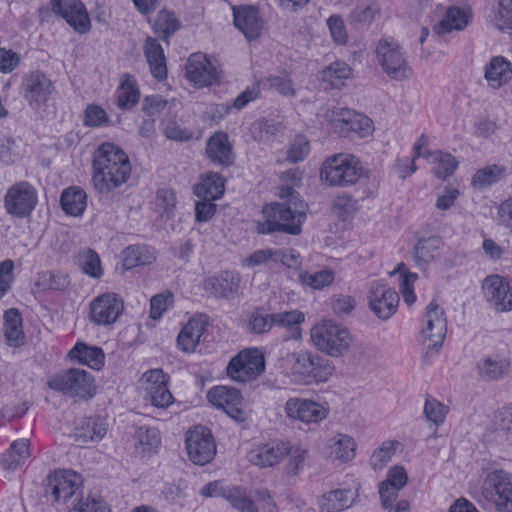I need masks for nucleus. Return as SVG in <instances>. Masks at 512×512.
<instances>
[{
	"label": "nucleus",
	"mask_w": 512,
	"mask_h": 512,
	"mask_svg": "<svg viewBox=\"0 0 512 512\" xmlns=\"http://www.w3.org/2000/svg\"><path fill=\"white\" fill-rule=\"evenodd\" d=\"M240 277L237 273L223 271L209 277L204 283V289L217 298L232 299L239 289Z\"/></svg>",
	"instance_id": "obj_27"
},
{
	"label": "nucleus",
	"mask_w": 512,
	"mask_h": 512,
	"mask_svg": "<svg viewBox=\"0 0 512 512\" xmlns=\"http://www.w3.org/2000/svg\"><path fill=\"white\" fill-rule=\"evenodd\" d=\"M506 172V168L496 164L479 169L472 177V184L477 187H484L497 182Z\"/></svg>",
	"instance_id": "obj_51"
},
{
	"label": "nucleus",
	"mask_w": 512,
	"mask_h": 512,
	"mask_svg": "<svg viewBox=\"0 0 512 512\" xmlns=\"http://www.w3.org/2000/svg\"><path fill=\"white\" fill-rule=\"evenodd\" d=\"M425 159L433 164L432 173L439 179L445 180L453 175L458 167L456 158L450 153L442 151L427 152Z\"/></svg>",
	"instance_id": "obj_41"
},
{
	"label": "nucleus",
	"mask_w": 512,
	"mask_h": 512,
	"mask_svg": "<svg viewBox=\"0 0 512 512\" xmlns=\"http://www.w3.org/2000/svg\"><path fill=\"white\" fill-rule=\"evenodd\" d=\"M121 255L125 270H131L137 266L151 265L157 258L155 248L146 244L129 245L122 251Z\"/></svg>",
	"instance_id": "obj_30"
},
{
	"label": "nucleus",
	"mask_w": 512,
	"mask_h": 512,
	"mask_svg": "<svg viewBox=\"0 0 512 512\" xmlns=\"http://www.w3.org/2000/svg\"><path fill=\"white\" fill-rule=\"evenodd\" d=\"M423 412L426 420L437 428L444 423L448 413V407L435 398L428 396L425 401Z\"/></svg>",
	"instance_id": "obj_52"
},
{
	"label": "nucleus",
	"mask_w": 512,
	"mask_h": 512,
	"mask_svg": "<svg viewBox=\"0 0 512 512\" xmlns=\"http://www.w3.org/2000/svg\"><path fill=\"white\" fill-rule=\"evenodd\" d=\"M185 443L188 457L196 465L208 464L216 454L214 437L205 426L198 425L189 430Z\"/></svg>",
	"instance_id": "obj_10"
},
{
	"label": "nucleus",
	"mask_w": 512,
	"mask_h": 512,
	"mask_svg": "<svg viewBox=\"0 0 512 512\" xmlns=\"http://www.w3.org/2000/svg\"><path fill=\"white\" fill-rule=\"evenodd\" d=\"M172 302L173 295L169 291L153 296L150 300V317L154 320L161 318Z\"/></svg>",
	"instance_id": "obj_60"
},
{
	"label": "nucleus",
	"mask_w": 512,
	"mask_h": 512,
	"mask_svg": "<svg viewBox=\"0 0 512 512\" xmlns=\"http://www.w3.org/2000/svg\"><path fill=\"white\" fill-rule=\"evenodd\" d=\"M60 203L66 214L80 216L87 206V194L80 187H69L62 192Z\"/></svg>",
	"instance_id": "obj_39"
},
{
	"label": "nucleus",
	"mask_w": 512,
	"mask_h": 512,
	"mask_svg": "<svg viewBox=\"0 0 512 512\" xmlns=\"http://www.w3.org/2000/svg\"><path fill=\"white\" fill-rule=\"evenodd\" d=\"M280 197L286 198L287 203H271L263 207L264 222H257L256 231L259 234L283 232L289 235H299L302 224L306 220L307 204L299 199V194L292 187H282Z\"/></svg>",
	"instance_id": "obj_2"
},
{
	"label": "nucleus",
	"mask_w": 512,
	"mask_h": 512,
	"mask_svg": "<svg viewBox=\"0 0 512 512\" xmlns=\"http://www.w3.org/2000/svg\"><path fill=\"white\" fill-rule=\"evenodd\" d=\"M469 21L467 12L459 7L447 9L443 19L436 26L438 34L450 33L453 30H463Z\"/></svg>",
	"instance_id": "obj_43"
},
{
	"label": "nucleus",
	"mask_w": 512,
	"mask_h": 512,
	"mask_svg": "<svg viewBox=\"0 0 512 512\" xmlns=\"http://www.w3.org/2000/svg\"><path fill=\"white\" fill-rule=\"evenodd\" d=\"M143 51L152 76L158 81L166 79V58L159 41L156 38L147 37L143 45Z\"/></svg>",
	"instance_id": "obj_29"
},
{
	"label": "nucleus",
	"mask_w": 512,
	"mask_h": 512,
	"mask_svg": "<svg viewBox=\"0 0 512 512\" xmlns=\"http://www.w3.org/2000/svg\"><path fill=\"white\" fill-rule=\"evenodd\" d=\"M207 398L215 407L223 411L236 422H244L246 413L241 408L242 396L234 387L215 386L208 391Z\"/></svg>",
	"instance_id": "obj_15"
},
{
	"label": "nucleus",
	"mask_w": 512,
	"mask_h": 512,
	"mask_svg": "<svg viewBox=\"0 0 512 512\" xmlns=\"http://www.w3.org/2000/svg\"><path fill=\"white\" fill-rule=\"evenodd\" d=\"M265 370V359L257 348L244 349L227 365V375L234 381L247 382L257 378Z\"/></svg>",
	"instance_id": "obj_9"
},
{
	"label": "nucleus",
	"mask_w": 512,
	"mask_h": 512,
	"mask_svg": "<svg viewBox=\"0 0 512 512\" xmlns=\"http://www.w3.org/2000/svg\"><path fill=\"white\" fill-rule=\"evenodd\" d=\"M194 193L197 197L209 200H216L224 194V179L216 172L206 174L195 186Z\"/></svg>",
	"instance_id": "obj_40"
},
{
	"label": "nucleus",
	"mask_w": 512,
	"mask_h": 512,
	"mask_svg": "<svg viewBox=\"0 0 512 512\" xmlns=\"http://www.w3.org/2000/svg\"><path fill=\"white\" fill-rule=\"evenodd\" d=\"M342 122L347 131H351L364 138L373 132V123L367 116L351 110L341 113Z\"/></svg>",
	"instance_id": "obj_42"
},
{
	"label": "nucleus",
	"mask_w": 512,
	"mask_h": 512,
	"mask_svg": "<svg viewBox=\"0 0 512 512\" xmlns=\"http://www.w3.org/2000/svg\"><path fill=\"white\" fill-rule=\"evenodd\" d=\"M51 8L76 32L85 34L91 29L87 9L81 0H51Z\"/></svg>",
	"instance_id": "obj_16"
},
{
	"label": "nucleus",
	"mask_w": 512,
	"mask_h": 512,
	"mask_svg": "<svg viewBox=\"0 0 512 512\" xmlns=\"http://www.w3.org/2000/svg\"><path fill=\"white\" fill-rule=\"evenodd\" d=\"M445 250L446 245L441 237L421 238L414 246L412 257L417 267L426 270L431 263L441 259Z\"/></svg>",
	"instance_id": "obj_23"
},
{
	"label": "nucleus",
	"mask_w": 512,
	"mask_h": 512,
	"mask_svg": "<svg viewBox=\"0 0 512 512\" xmlns=\"http://www.w3.org/2000/svg\"><path fill=\"white\" fill-rule=\"evenodd\" d=\"M329 455L341 462L351 461L355 457L356 443L346 434H337L330 441Z\"/></svg>",
	"instance_id": "obj_44"
},
{
	"label": "nucleus",
	"mask_w": 512,
	"mask_h": 512,
	"mask_svg": "<svg viewBox=\"0 0 512 512\" xmlns=\"http://www.w3.org/2000/svg\"><path fill=\"white\" fill-rule=\"evenodd\" d=\"M383 71L393 80L403 81L412 75L400 45L392 38L381 39L376 49Z\"/></svg>",
	"instance_id": "obj_7"
},
{
	"label": "nucleus",
	"mask_w": 512,
	"mask_h": 512,
	"mask_svg": "<svg viewBox=\"0 0 512 512\" xmlns=\"http://www.w3.org/2000/svg\"><path fill=\"white\" fill-rule=\"evenodd\" d=\"M298 279L303 285H306L314 290H321L333 283L334 272L329 269L319 270L314 273L301 271L298 274Z\"/></svg>",
	"instance_id": "obj_49"
},
{
	"label": "nucleus",
	"mask_w": 512,
	"mask_h": 512,
	"mask_svg": "<svg viewBox=\"0 0 512 512\" xmlns=\"http://www.w3.org/2000/svg\"><path fill=\"white\" fill-rule=\"evenodd\" d=\"M289 452L290 444L288 442L275 440L252 449L248 453V460L261 468L273 467L280 463Z\"/></svg>",
	"instance_id": "obj_20"
},
{
	"label": "nucleus",
	"mask_w": 512,
	"mask_h": 512,
	"mask_svg": "<svg viewBox=\"0 0 512 512\" xmlns=\"http://www.w3.org/2000/svg\"><path fill=\"white\" fill-rule=\"evenodd\" d=\"M307 451L302 448H292L290 446V459L285 465V473L288 476H296L299 474L300 470L304 466V461L306 459Z\"/></svg>",
	"instance_id": "obj_61"
},
{
	"label": "nucleus",
	"mask_w": 512,
	"mask_h": 512,
	"mask_svg": "<svg viewBox=\"0 0 512 512\" xmlns=\"http://www.w3.org/2000/svg\"><path fill=\"white\" fill-rule=\"evenodd\" d=\"M511 369V361L501 354L486 355L476 364L478 376L485 382L503 379Z\"/></svg>",
	"instance_id": "obj_26"
},
{
	"label": "nucleus",
	"mask_w": 512,
	"mask_h": 512,
	"mask_svg": "<svg viewBox=\"0 0 512 512\" xmlns=\"http://www.w3.org/2000/svg\"><path fill=\"white\" fill-rule=\"evenodd\" d=\"M320 512H342L353 505L349 489H335L322 495L318 500Z\"/></svg>",
	"instance_id": "obj_35"
},
{
	"label": "nucleus",
	"mask_w": 512,
	"mask_h": 512,
	"mask_svg": "<svg viewBox=\"0 0 512 512\" xmlns=\"http://www.w3.org/2000/svg\"><path fill=\"white\" fill-rule=\"evenodd\" d=\"M397 441H385L382 445L374 451L370 458V465L374 470L382 469L388 462L391 461L396 451Z\"/></svg>",
	"instance_id": "obj_56"
},
{
	"label": "nucleus",
	"mask_w": 512,
	"mask_h": 512,
	"mask_svg": "<svg viewBox=\"0 0 512 512\" xmlns=\"http://www.w3.org/2000/svg\"><path fill=\"white\" fill-rule=\"evenodd\" d=\"M77 263L90 277L98 279L103 275L100 257L90 248L83 249L78 253Z\"/></svg>",
	"instance_id": "obj_48"
},
{
	"label": "nucleus",
	"mask_w": 512,
	"mask_h": 512,
	"mask_svg": "<svg viewBox=\"0 0 512 512\" xmlns=\"http://www.w3.org/2000/svg\"><path fill=\"white\" fill-rule=\"evenodd\" d=\"M288 417L304 423L318 422L327 417L328 410L321 404L309 399L290 398L285 403Z\"/></svg>",
	"instance_id": "obj_21"
},
{
	"label": "nucleus",
	"mask_w": 512,
	"mask_h": 512,
	"mask_svg": "<svg viewBox=\"0 0 512 512\" xmlns=\"http://www.w3.org/2000/svg\"><path fill=\"white\" fill-rule=\"evenodd\" d=\"M232 10L235 27L240 30L248 40L257 39L263 29V20L260 17L259 10L250 5L234 6Z\"/></svg>",
	"instance_id": "obj_24"
},
{
	"label": "nucleus",
	"mask_w": 512,
	"mask_h": 512,
	"mask_svg": "<svg viewBox=\"0 0 512 512\" xmlns=\"http://www.w3.org/2000/svg\"><path fill=\"white\" fill-rule=\"evenodd\" d=\"M380 7L377 3L359 4L349 14L348 21L352 25L370 24L379 14Z\"/></svg>",
	"instance_id": "obj_50"
},
{
	"label": "nucleus",
	"mask_w": 512,
	"mask_h": 512,
	"mask_svg": "<svg viewBox=\"0 0 512 512\" xmlns=\"http://www.w3.org/2000/svg\"><path fill=\"white\" fill-rule=\"evenodd\" d=\"M279 130V124L270 120H259L252 124L250 133L254 140L266 143L272 140Z\"/></svg>",
	"instance_id": "obj_53"
},
{
	"label": "nucleus",
	"mask_w": 512,
	"mask_h": 512,
	"mask_svg": "<svg viewBox=\"0 0 512 512\" xmlns=\"http://www.w3.org/2000/svg\"><path fill=\"white\" fill-rule=\"evenodd\" d=\"M483 495L498 512H512V473L504 470L488 473L483 483Z\"/></svg>",
	"instance_id": "obj_8"
},
{
	"label": "nucleus",
	"mask_w": 512,
	"mask_h": 512,
	"mask_svg": "<svg viewBox=\"0 0 512 512\" xmlns=\"http://www.w3.org/2000/svg\"><path fill=\"white\" fill-rule=\"evenodd\" d=\"M140 100V90L134 76L124 74L117 89V106L122 110L132 109Z\"/></svg>",
	"instance_id": "obj_38"
},
{
	"label": "nucleus",
	"mask_w": 512,
	"mask_h": 512,
	"mask_svg": "<svg viewBox=\"0 0 512 512\" xmlns=\"http://www.w3.org/2000/svg\"><path fill=\"white\" fill-rule=\"evenodd\" d=\"M186 78L197 87L211 86L219 82L220 72L204 54L195 53L188 58Z\"/></svg>",
	"instance_id": "obj_18"
},
{
	"label": "nucleus",
	"mask_w": 512,
	"mask_h": 512,
	"mask_svg": "<svg viewBox=\"0 0 512 512\" xmlns=\"http://www.w3.org/2000/svg\"><path fill=\"white\" fill-rule=\"evenodd\" d=\"M223 497L240 512H258L254 502L239 487L228 489V493L223 494Z\"/></svg>",
	"instance_id": "obj_54"
},
{
	"label": "nucleus",
	"mask_w": 512,
	"mask_h": 512,
	"mask_svg": "<svg viewBox=\"0 0 512 512\" xmlns=\"http://www.w3.org/2000/svg\"><path fill=\"white\" fill-rule=\"evenodd\" d=\"M321 178L330 186L348 187L364 175L360 160L348 153L328 157L322 164Z\"/></svg>",
	"instance_id": "obj_4"
},
{
	"label": "nucleus",
	"mask_w": 512,
	"mask_h": 512,
	"mask_svg": "<svg viewBox=\"0 0 512 512\" xmlns=\"http://www.w3.org/2000/svg\"><path fill=\"white\" fill-rule=\"evenodd\" d=\"M4 335L7 344L11 347H20L25 343L22 317L15 308L7 310L4 314Z\"/></svg>",
	"instance_id": "obj_36"
},
{
	"label": "nucleus",
	"mask_w": 512,
	"mask_h": 512,
	"mask_svg": "<svg viewBox=\"0 0 512 512\" xmlns=\"http://www.w3.org/2000/svg\"><path fill=\"white\" fill-rule=\"evenodd\" d=\"M152 405L158 408H167L174 402V397L168 388V384L157 387H145Z\"/></svg>",
	"instance_id": "obj_59"
},
{
	"label": "nucleus",
	"mask_w": 512,
	"mask_h": 512,
	"mask_svg": "<svg viewBox=\"0 0 512 512\" xmlns=\"http://www.w3.org/2000/svg\"><path fill=\"white\" fill-rule=\"evenodd\" d=\"M273 317L274 326L297 330V338L300 337L299 325L305 320L304 313L298 310L285 311L280 313H273Z\"/></svg>",
	"instance_id": "obj_55"
},
{
	"label": "nucleus",
	"mask_w": 512,
	"mask_h": 512,
	"mask_svg": "<svg viewBox=\"0 0 512 512\" xmlns=\"http://www.w3.org/2000/svg\"><path fill=\"white\" fill-rule=\"evenodd\" d=\"M484 78L492 88L502 87L512 79L511 63L503 56L492 57L485 66Z\"/></svg>",
	"instance_id": "obj_32"
},
{
	"label": "nucleus",
	"mask_w": 512,
	"mask_h": 512,
	"mask_svg": "<svg viewBox=\"0 0 512 512\" xmlns=\"http://www.w3.org/2000/svg\"><path fill=\"white\" fill-rule=\"evenodd\" d=\"M29 440H15L10 448L2 455L0 465L6 470H16L24 465L30 457Z\"/></svg>",
	"instance_id": "obj_37"
},
{
	"label": "nucleus",
	"mask_w": 512,
	"mask_h": 512,
	"mask_svg": "<svg viewBox=\"0 0 512 512\" xmlns=\"http://www.w3.org/2000/svg\"><path fill=\"white\" fill-rule=\"evenodd\" d=\"M48 386L66 396L81 400L91 398L95 394L94 378L89 372L78 368L53 375L48 380Z\"/></svg>",
	"instance_id": "obj_6"
},
{
	"label": "nucleus",
	"mask_w": 512,
	"mask_h": 512,
	"mask_svg": "<svg viewBox=\"0 0 512 512\" xmlns=\"http://www.w3.org/2000/svg\"><path fill=\"white\" fill-rule=\"evenodd\" d=\"M206 154L216 166L229 167L234 164L235 155L226 133L213 134L207 141Z\"/></svg>",
	"instance_id": "obj_28"
},
{
	"label": "nucleus",
	"mask_w": 512,
	"mask_h": 512,
	"mask_svg": "<svg viewBox=\"0 0 512 512\" xmlns=\"http://www.w3.org/2000/svg\"><path fill=\"white\" fill-rule=\"evenodd\" d=\"M68 356L72 361H77L93 370H100L105 362V354L100 347L89 346L84 342H77Z\"/></svg>",
	"instance_id": "obj_33"
},
{
	"label": "nucleus",
	"mask_w": 512,
	"mask_h": 512,
	"mask_svg": "<svg viewBox=\"0 0 512 512\" xmlns=\"http://www.w3.org/2000/svg\"><path fill=\"white\" fill-rule=\"evenodd\" d=\"M352 75L351 67L342 61H336L322 70V80L333 88H341Z\"/></svg>",
	"instance_id": "obj_45"
},
{
	"label": "nucleus",
	"mask_w": 512,
	"mask_h": 512,
	"mask_svg": "<svg viewBox=\"0 0 512 512\" xmlns=\"http://www.w3.org/2000/svg\"><path fill=\"white\" fill-rule=\"evenodd\" d=\"M109 122L106 111L98 105H89L85 110L84 123L89 127H98Z\"/></svg>",
	"instance_id": "obj_64"
},
{
	"label": "nucleus",
	"mask_w": 512,
	"mask_h": 512,
	"mask_svg": "<svg viewBox=\"0 0 512 512\" xmlns=\"http://www.w3.org/2000/svg\"><path fill=\"white\" fill-rule=\"evenodd\" d=\"M181 26L174 12L162 10L158 13L154 29L163 40L167 41Z\"/></svg>",
	"instance_id": "obj_47"
},
{
	"label": "nucleus",
	"mask_w": 512,
	"mask_h": 512,
	"mask_svg": "<svg viewBox=\"0 0 512 512\" xmlns=\"http://www.w3.org/2000/svg\"><path fill=\"white\" fill-rule=\"evenodd\" d=\"M132 172L127 154L117 145L105 142L98 146L92 159V184L100 194H109L125 184Z\"/></svg>",
	"instance_id": "obj_1"
},
{
	"label": "nucleus",
	"mask_w": 512,
	"mask_h": 512,
	"mask_svg": "<svg viewBox=\"0 0 512 512\" xmlns=\"http://www.w3.org/2000/svg\"><path fill=\"white\" fill-rule=\"evenodd\" d=\"M327 25L333 40L339 45L346 44L348 35L342 18L338 15H331L327 19Z\"/></svg>",
	"instance_id": "obj_63"
},
{
	"label": "nucleus",
	"mask_w": 512,
	"mask_h": 512,
	"mask_svg": "<svg viewBox=\"0 0 512 512\" xmlns=\"http://www.w3.org/2000/svg\"><path fill=\"white\" fill-rule=\"evenodd\" d=\"M81 476L72 470H55L46 478L45 491L55 502H66L78 490Z\"/></svg>",
	"instance_id": "obj_14"
},
{
	"label": "nucleus",
	"mask_w": 512,
	"mask_h": 512,
	"mask_svg": "<svg viewBox=\"0 0 512 512\" xmlns=\"http://www.w3.org/2000/svg\"><path fill=\"white\" fill-rule=\"evenodd\" d=\"M22 95L32 108L44 105L55 88L50 78L42 71H31L23 76Z\"/></svg>",
	"instance_id": "obj_12"
},
{
	"label": "nucleus",
	"mask_w": 512,
	"mask_h": 512,
	"mask_svg": "<svg viewBox=\"0 0 512 512\" xmlns=\"http://www.w3.org/2000/svg\"><path fill=\"white\" fill-rule=\"evenodd\" d=\"M485 298L492 303L498 311L512 310V292L509 284L499 275L485 278L482 286Z\"/></svg>",
	"instance_id": "obj_22"
},
{
	"label": "nucleus",
	"mask_w": 512,
	"mask_h": 512,
	"mask_svg": "<svg viewBox=\"0 0 512 512\" xmlns=\"http://www.w3.org/2000/svg\"><path fill=\"white\" fill-rule=\"evenodd\" d=\"M447 331L446 317L444 310L433 300L426 307L425 326L421 335L430 344L428 347L439 349L442 347Z\"/></svg>",
	"instance_id": "obj_19"
},
{
	"label": "nucleus",
	"mask_w": 512,
	"mask_h": 512,
	"mask_svg": "<svg viewBox=\"0 0 512 512\" xmlns=\"http://www.w3.org/2000/svg\"><path fill=\"white\" fill-rule=\"evenodd\" d=\"M107 433L106 423L101 417H86L76 425L75 440L79 444L100 441Z\"/></svg>",
	"instance_id": "obj_34"
},
{
	"label": "nucleus",
	"mask_w": 512,
	"mask_h": 512,
	"mask_svg": "<svg viewBox=\"0 0 512 512\" xmlns=\"http://www.w3.org/2000/svg\"><path fill=\"white\" fill-rule=\"evenodd\" d=\"M310 152L308 139L303 135H297L291 142L287 151V160L290 163L303 161Z\"/></svg>",
	"instance_id": "obj_58"
},
{
	"label": "nucleus",
	"mask_w": 512,
	"mask_h": 512,
	"mask_svg": "<svg viewBox=\"0 0 512 512\" xmlns=\"http://www.w3.org/2000/svg\"><path fill=\"white\" fill-rule=\"evenodd\" d=\"M124 310L122 299L115 293H104L90 303V320L97 325H110Z\"/></svg>",
	"instance_id": "obj_17"
},
{
	"label": "nucleus",
	"mask_w": 512,
	"mask_h": 512,
	"mask_svg": "<svg viewBox=\"0 0 512 512\" xmlns=\"http://www.w3.org/2000/svg\"><path fill=\"white\" fill-rule=\"evenodd\" d=\"M168 101L160 95L146 96L142 102V111L150 118L158 116L166 107Z\"/></svg>",
	"instance_id": "obj_62"
},
{
	"label": "nucleus",
	"mask_w": 512,
	"mask_h": 512,
	"mask_svg": "<svg viewBox=\"0 0 512 512\" xmlns=\"http://www.w3.org/2000/svg\"><path fill=\"white\" fill-rule=\"evenodd\" d=\"M369 308L380 320H388L399 304L398 293L381 281H373L368 292Z\"/></svg>",
	"instance_id": "obj_13"
},
{
	"label": "nucleus",
	"mask_w": 512,
	"mask_h": 512,
	"mask_svg": "<svg viewBox=\"0 0 512 512\" xmlns=\"http://www.w3.org/2000/svg\"><path fill=\"white\" fill-rule=\"evenodd\" d=\"M395 274H399L400 277L399 287L404 302L409 306L412 305L416 301L413 284L418 279L417 274L408 271V268L404 263H399L396 269L390 272L391 276Z\"/></svg>",
	"instance_id": "obj_46"
},
{
	"label": "nucleus",
	"mask_w": 512,
	"mask_h": 512,
	"mask_svg": "<svg viewBox=\"0 0 512 512\" xmlns=\"http://www.w3.org/2000/svg\"><path fill=\"white\" fill-rule=\"evenodd\" d=\"M285 362L292 380L302 385L326 382L334 371L329 360L308 350L289 353Z\"/></svg>",
	"instance_id": "obj_3"
},
{
	"label": "nucleus",
	"mask_w": 512,
	"mask_h": 512,
	"mask_svg": "<svg viewBox=\"0 0 512 512\" xmlns=\"http://www.w3.org/2000/svg\"><path fill=\"white\" fill-rule=\"evenodd\" d=\"M207 324L205 316L190 319L177 337V344L184 352H193L199 344Z\"/></svg>",
	"instance_id": "obj_31"
},
{
	"label": "nucleus",
	"mask_w": 512,
	"mask_h": 512,
	"mask_svg": "<svg viewBox=\"0 0 512 512\" xmlns=\"http://www.w3.org/2000/svg\"><path fill=\"white\" fill-rule=\"evenodd\" d=\"M407 473L403 467L395 466L387 473V478L379 484V496L382 507L394 512L393 502L399 491L407 484Z\"/></svg>",
	"instance_id": "obj_25"
},
{
	"label": "nucleus",
	"mask_w": 512,
	"mask_h": 512,
	"mask_svg": "<svg viewBox=\"0 0 512 512\" xmlns=\"http://www.w3.org/2000/svg\"><path fill=\"white\" fill-rule=\"evenodd\" d=\"M311 341L322 353L339 357L349 348L352 337L347 328L331 320H324L312 327Z\"/></svg>",
	"instance_id": "obj_5"
},
{
	"label": "nucleus",
	"mask_w": 512,
	"mask_h": 512,
	"mask_svg": "<svg viewBox=\"0 0 512 512\" xmlns=\"http://www.w3.org/2000/svg\"><path fill=\"white\" fill-rule=\"evenodd\" d=\"M37 204V191L26 181L11 186L4 198L5 209L8 214L24 218L29 216Z\"/></svg>",
	"instance_id": "obj_11"
},
{
	"label": "nucleus",
	"mask_w": 512,
	"mask_h": 512,
	"mask_svg": "<svg viewBox=\"0 0 512 512\" xmlns=\"http://www.w3.org/2000/svg\"><path fill=\"white\" fill-rule=\"evenodd\" d=\"M155 203L161 217H166L168 219L173 214L176 206V194L173 190L168 188L159 189L157 191Z\"/></svg>",
	"instance_id": "obj_57"
}]
</instances>
